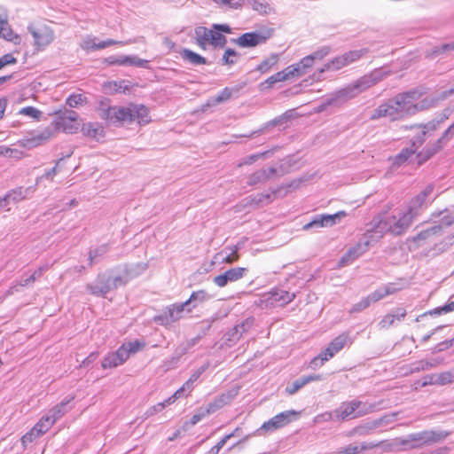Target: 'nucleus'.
I'll return each mask as SVG.
<instances>
[{"label": "nucleus", "mask_w": 454, "mask_h": 454, "mask_svg": "<svg viewBox=\"0 0 454 454\" xmlns=\"http://www.w3.org/2000/svg\"><path fill=\"white\" fill-rule=\"evenodd\" d=\"M252 8L262 14L269 13L270 7L264 0H249Z\"/></svg>", "instance_id": "69168bd1"}, {"label": "nucleus", "mask_w": 454, "mask_h": 454, "mask_svg": "<svg viewBox=\"0 0 454 454\" xmlns=\"http://www.w3.org/2000/svg\"><path fill=\"white\" fill-rule=\"evenodd\" d=\"M104 89L109 93L125 92L129 90V86L126 84V81H113L104 84Z\"/></svg>", "instance_id": "09e8293b"}, {"label": "nucleus", "mask_w": 454, "mask_h": 454, "mask_svg": "<svg viewBox=\"0 0 454 454\" xmlns=\"http://www.w3.org/2000/svg\"><path fill=\"white\" fill-rule=\"evenodd\" d=\"M371 243V240L364 236L354 247L348 250L346 254L341 258L340 264L345 265L361 256L367 251Z\"/></svg>", "instance_id": "4be33fe9"}, {"label": "nucleus", "mask_w": 454, "mask_h": 454, "mask_svg": "<svg viewBox=\"0 0 454 454\" xmlns=\"http://www.w3.org/2000/svg\"><path fill=\"white\" fill-rule=\"evenodd\" d=\"M426 130H422L421 134L412 142L411 147L403 148L400 153H398L394 160L395 165H402L406 162L416 152V150L424 143Z\"/></svg>", "instance_id": "5701e85b"}, {"label": "nucleus", "mask_w": 454, "mask_h": 454, "mask_svg": "<svg viewBox=\"0 0 454 454\" xmlns=\"http://www.w3.org/2000/svg\"><path fill=\"white\" fill-rule=\"evenodd\" d=\"M448 432L441 430H424L396 438L389 444L395 450L421 449L440 442L447 438Z\"/></svg>", "instance_id": "7ed1b4c3"}, {"label": "nucleus", "mask_w": 454, "mask_h": 454, "mask_svg": "<svg viewBox=\"0 0 454 454\" xmlns=\"http://www.w3.org/2000/svg\"><path fill=\"white\" fill-rule=\"evenodd\" d=\"M442 232V225H433L430 228L421 231L415 238L416 241L424 240L431 236L440 234Z\"/></svg>", "instance_id": "4d7b16f0"}, {"label": "nucleus", "mask_w": 454, "mask_h": 454, "mask_svg": "<svg viewBox=\"0 0 454 454\" xmlns=\"http://www.w3.org/2000/svg\"><path fill=\"white\" fill-rule=\"evenodd\" d=\"M73 399L74 396L62 401L60 403L55 405L52 409H51L47 415L53 420V422H56L67 411V405Z\"/></svg>", "instance_id": "37998d69"}, {"label": "nucleus", "mask_w": 454, "mask_h": 454, "mask_svg": "<svg viewBox=\"0 0 454 454\" xmlns=\"http://www.w3.org/2000/svg\"><path fill=\"white\" fill-rule=\"evenodd\" d=\"M348 342H351L349 333L348 332L340 333L334 338L317 356L311 360L310 367L316 369L322 366L325 361L333 357L334 355L340 352Z\"/></svg>", "instance_id": "6e6552de"}, {"label": "nucleus", "mask_w": 454, "mask_h": 454, "mask_svg": "<svg viewBox=\"0 0 454 454\" xmlns=\"http://www.w3.org/2000/svg\"><path fill=\"white\" fill-rule=\"evenodd\" d=\"M380 442H363L359 444L350 443L339 448L335 454H359L362 451L372 450L380 446Z\"/></svg>", "instance_id": "393cba45"}, {"label": "nucleus", "mask_w": 454, "mask_h": 454, "mask_svg": "<svg viewBox=\"0 0 454 454\" xmlns=\"http://www.w3.org/2000/svg\"><path fill=\"white\" fill-rule=\"evenodd\" d=\"M180 55L184 61L193 66L207 64L206 58L187 48L183 49Z\"/></svg>", "instance_id": "58836bf2"}, {"label": "nucleus", "mask_w": 454, "mask_h": 454, "mask_svg": "<svg viewBox=\"0 0 454 454\" xmlns=\"http://www.w3.org/2000/svg\"><path fill=\"white\" fill-rule=\"evenodd\" d=\"M314 64V61L310 58L309 55L304 57L301 59V61L297 64L291 65L288 67L292 71L293 77L301 76L307 72V69L311 67Z\"/></svg>", "instance_id": "4c0bfd02"}, {"label": "nucleus", "mask_w": 454, "mask_h": 454, "mask_svg": "<svg viewBox=\"0 0 454 454\" xmlns=\"http://www.w3.org/2000/svg\"><path fill=\"white\" fill-rule=\"evenodd\" d=\"M222 33L231 34V28L228 24H213L211 28L198 26L194 28V39L196 44L201 50H207V45L214 48H223L227 43V38Z\"/></svg>", "instance_id": "20e7f679"}, {"label": "nucleus", "mask_w": 454, "mask_h": 454, "mask_svg": "<svg viewBox=\"0 0 454 454\" xmlns=\"http://www.w3.org/2000/svg\"><path fill=\"white\" fill-rule=\"evenodd\" d=\"M243 87H244V84L240 85V86H236L234 88H229V87L224 88L218 95H216L215 97L210 98L207 103V106H216L218 104H221L223 102L229 100L231 98L233 92L238 93L239 91V90L242 89Z\"/></svg>", "instance_id": "7c9ffc66"}, {"label": "nucleus", "mask_w": 454, "mask_h": 454, "mask_svg": "<svg viewBox=\"0 0 454 454\" xmlns=\"http://www.w3.org/2000/svg\"><path fill=\"white\" fill-rule=\"evenodd\" d=\"M278 192H280V188L273 190L271 192L258 193L252 198L251 204H254L256 206H260L262 204H268L278 196Z\"/></svg>", "instance_id": "a18cd8bd"}, {"label": "nucleus", "mask_w": 454, "mask_h": 454, "mask_svg": "<svg viewBox=\"0 0 454 454\" xmlns=\"http://www.w3.org/2000/svg\"><path fill=\"white\" fill-rule=\"evenodd\" d=\"M209 367V362H207L203 365H201L198 370H196L189 378V380L180 387L177 389L175 394L178 395V398H180L184 392L185 391H192L193 388V384L198 380V379L200 377V375Z\"/></svg>", "instance_id": "c85d7f7f"}, {"label": "nucleus", "mask_w": 454, "mask_h": 454, "mask_svg": "<svg viewBox=\"0 0 454 454\" xmlns=\"http://www.w3.org/2000/svg\"><path fill=\"white\" fill-rule=\"evenodd\" d=\"M109 250L108 245L104 244L101 245L95 249H91L89 252V264L90 266H92L94 263L97 262V259L98 257L104 256Z\"/></svg>", "instance_id": "603ef678"}, {"label": "nucleus", "mask_w": 454, "mask_h": 454, "mask_svg": "<svg viewBox=\"0 0 454 454\" xmlns=\"http://www.w3.org/2000/svg\"><path fill=\"white\" fill-rule=\"evenodd\" d=\"M375 404L357 399L343 402L334 410L335 421H346L361 418L375 411Z\"/></svg>", "instance_id": "423d86ee"}, {"label": "nucleus", "mask_w": 454, "mask_h": 454, "mask_svg": "<svg viewBox=\"0 0 454 454\" xmlns=\"http://www.w3.org/2000/svg\"><path fill=\"white\" fill-rule=\"evenodd\" d=\"M35 192L34 187H27L26 189H23L22 187H19L17 189H14L11 192H9L5 196H4V199H6V202L9 205L11 202L18 203L24 199H26L28 194Z\"/></svg>", "instance_id": "2f4dec72"}, {"label": "nucleus", "mask_w": 454, "mask_h": 454, "mask_svg": "<svg viewBox=\"0 0 454 454\" xmlns=\"http://www.w3.org/2000/svg\"><path fill=\"white\" fill-rule=\"evenodd\" d=\"M297 414L298 412L293 410L280 412L264 422L257 430V433L262 434L279 429L288 425L297 416Z\"/></svg>", "instance_id": "ddd939ff"}, {"label": "nucleus", "mask_w": 454, "mask_h": 454, "mask_svg": "<svg viewBox=\"0 0 454 454\" xmlns=\"http://www.w3.org/2000/svg\"><path fill=\"white\" fill-rule=\"evenodd\" d=\"M387 75V73L380 70H375L368 74H365L353 82L358 94L372 87Z\"/></svg>", "instance_id": "412c9836"}, {"label": "nucleus", "mask_w": 454, "mask_h": 454, "mask_svg": "<svg viewBox=\"0 0 454 454\" xmlns=\"http://www.w3.org/2000/svg\"><path fill=\"white\" fill-rule=\"evenodd\" d=\"M443 362L442 358H433L431 360H420L412 364L411 372H419L420 371H427L434 368Z\"/></svg>", "instance_id": "a19ab883"}, {"label": "nucleus", "mask_w": 454, "mask_h": 454, "mask_svg": "<svg viewBox=\"0 0 454 454\" xmlns=\"http://www.w3.org/2000/svg\"><path fill=\"white\" fill-rule=\"evenodd\" d=\"M438 216L439 220L434 225H442V230L454 223V212L444 210L442 211Z\"/></svg>", "instance_id": "6e6d98bb"}, {"label": "nucleus", "mask_w": 454, "mask_h": 454, "mask_svg": "<svg viewBox=\"0 0 454 454\" xmlns=\"http://www.w3.org/2000/svg\"><path fill=\"white\" fill-rule=\"evenodd\" d=\"M47 266L38 268L28 278L21 279L19 284L11 286L7 291V294H13L15 292H18L19 286H27L33 284L36 279H38L42 276L43 271L47 270Z\"/></svg>", "instance_id": "473e14b6"}, {"label": "nucleus", "mask_w": 454, "mask_h": 454, "mask_svg": "<svg viewBox=\"0 0 454 454\" xmlns=\"http://www.w3.org/2000/svg\"><path fill=\"white\" fill-rule=\"evenodd\" d=\"M127 280L121 276L113 275L112 270L98 274L96 279L86 285V290L94 296L105 297L109 292L125 286Z\"/></svg>", "instance_id": "39448f33"}, {"label": "nucleus", "mask_w": 454, "mask_h": 454, "mask_svg": "<svg viewBox=\"0 0 454 454\" xmlns=\"http://www.w3.org/2000/svg\"><path fill=\"white\" fill-rule=\"evenodd\" d=\"M238 56L239 53L235 50L228 48L222 57V64L226 66L234 65L237 62Z\"/></svg>", "instance_id": "680f3d73"}, {"label": "nucleus", "mask_w": 454, "mask_h": 454, "mask_svg": "<svg viewBox=\"0 0 454 454\" xmlns=\"http://www.w3.org/2000/svg\"><path fill=\"white\" fill-rule=\"evenodd\" d=\"M51 136V131L50 129H44L43 131L40 132L39 134L33 136L31 137L24 138L20 141L21 145L24 147H27L28 149L36 147L38 145H43L46 141L50 139Z\"/></svg>", "instance_id": "cd10ccee"}, {"label": "nucleus", "mask_w": 454, "mask_h": 454, "mask_svg": "<svg viewBox=\"0 0 454 454\" xmlns=\"http://www.w3.org/2000/svg\"><path fill=\"white\" fill-rule=\"evenodd\" d=\"M306 386V381L303 380L302 377L294 380L291 385L287 386L286 388V392L292 395L298 392L301 387Z\"/></svg>", "instance_id": "774afa93"}, {"label": "nucleus", "mask_w": 454, "mask_h": 454, "mask_svg": "<svg viewBox=\"0 0 454 454\" xmlns=\"http://www.w3.org/2000/svg\"><path fill=\"white\" fill-rule=\"evenodd\" d=\"M272 35V29L264 32H249L245 33L238 38L231 39V42L242 48L255 47L265 43Z\"/></svg>", "instance_id": "4468645a"}, {"label": "nucleus", "mask_w": 454, "mask_h": 454, "mask_svg": "<svg viewBox=\"0 0 454 454\" xmlns=\"http://www.w3.org/2000/svg\"><path fill=\"white\" fill-rule=\"evenodd\" d=\"M248 272L247 268L236 267L226 270L224 273L215 276L213 282L219 287L225 286L229 282H236L244 278Z\"/></svg>", "instance_id": "aec40b11"}, {"label": "nucleus", "mask_w": 454, "mask_h": 454, "mask_svg": "<svg viewBox=\"0 0 454 454\" xmlns=\"http://www.w3.org/2000/svg\"><path fill=\"white\" fill-rule=\"evenodd\" d=\"M165 309L168 313V320L172 324L182 318L184 311L187 312V303H174L168 306Z\"/></svg>", "instance_id": "f704fd0d"}, {"label": "nucleus", "mask_w": 454, "mask_h": 454, "mask_svg": "<svg viewBox=\"0 0 454 454\" xmlns=\"http://www.w3.org/2000/svg\"><path fill=\"white\" fill-rule=\"evenodd\" d=\"M57 114V118L52 122L56 129L70 134L78 130L80 123L78 121L79 115L76 112L66 109L59 111Z\"/></svg>", "instance_id": "9b49d317"}, {"label": "nucleus", "mask_w": 454, "mask_h": 454, "mask_svg": "<svg viewBox=\"0 0 454 454\" xmlns=\"http://www.w3.org/2000/svg\"><path fill=\"white\" fill-rule=\"evenodd\" d=\"M254 319L247 318L242 323L235 325L229 333H228V340L236 342L238 341L243 335L244 333L247 332L253 325Z\"/></svg>", "instance_id": "bb28decb"}, {"label": "nucleus", "mask_w": 454, "mask_h": 454, "mask_svg": "<svg viewBox=\"0 0 454 454\" xmlns=\"http://www.w3.org/2000/svg\"><path fill=\"white\" fill-rule=\"evenodd\" d=\"M62 160V159H59V160L56 161L55 163V166L53 168H51V169H49L48 171H46L43 175H42L41 176H38L35 180V184H39L43 179H47V180H50V181H53L54 179V176L57 175L58 173V168H59V165L60 163V161Z\"/></svg>", "instance_id": "0e129e2a"}, {"label": "nucleus", "mask_w": 454, "mask_h": 454, "mask_svg": "<svg viewBox=\"0 0 454 454\" xmlns=\"http://www.w3.org/2000/svg\"><path fill=\"white\" fill-rule=\"evenodd\" d=\"M347 215L345 211H339L333 215H318L311 222L303 226V230H309L312 228H328L339 223L343 217Z\"/></svg>", "instance_id": "f3484780"}, {"label": "nucleus", "mask_w": 454, "mask_h": 454, "mask_svg": "<svg viewBox=\"0 0 454 454\" xmlns=\"http://www.w3.org/2000/svg\"><path fill=\"white\" fill-rule=\"evenodd\" d=\"M268 181V176L266 169L262 168L255 172H254L252 175H250L247 178V184L248 185H255L258 184H263Z\"/></svg>", "instance_id": "3c124183"}, {"label": "nucleus", "mask_w": 454, "mask_h": 454, "mask_svg": "<svg viewBox=\"0 0 454 454\" xmlns=\"http://www.w3.org/2000/svg\"><path fill=\"white\" fill-rule=\"evenodd\" d=\"M335 421L334 410L333 411H325L317 415L313 419L314 424H321L324 422Z\"/></svg>", "instance_id": "338daca9"}, {"label": "nucleus", "mask_w": 454, "mask_h": 454, "mask_svg": "<svg viewBox=\"0 0 454 454\" xmlns=\"http://www.w3.org/2000/svg\"><path fill=\"white\" fill-rule=\"evenodd\" d=\"M380 118H387L389 121H392L403 120L401 114L397 111V108L393 104L391 98H388L387 100L378 106V107H376L372 111L370 116V119L372 121L379 120Z\"/></svg>", "instance_id": "dca6fc26"}, {"label": "nucleus", "mask_w": 454, "mask_h": 454, "mask_svg": "<svg viewBox=\"0 0 454 454\" xmlns=\"http://www.w3.org/2000/svg\"><path fill=\"white\" fill-rule=\"evenodd\" d=\"M358 95L356 89L353 83L347 85L346 87L336 91L333 97L328 99L326 105L331 106L337 103H342L349 100Z\"/></svg>", "instance_id": "b1692460"}, {"label": "nucleus", "mask_w": 454, "mask_h": 454, "mask_svg": "<svg viewBox=\"0 0 454 454\" xmlns=\"http://www.w3.org/2000/svg\"><path fill=\"white\" fill-rule=\"evenodd\" d=\"M144 346L145 343L139 340L123 343L115 352L109 353L104 357L101 364L102 368L111 369L122 364L130 355L137 353Z\"/></svg>", "instance_id": "0eeeda50"}, {"label": "nucleus", "mask_w": 454, "mask_h": 454, "mask_svg": "<svg viewBox=\"0 0 454 454\" xmlns=\"http://www.w3.org/2000/svg\"><path fill=\"white\" fill-rule=\"evenodd\" d=\"M395 419V414H387L384 415L380 419L366 421L363 424H360L355 427H353L348 433V437L353 436H366L372 434L375 429L381 427L383 426L388 425L392 423Z\"/></svg>", "instance_id": "9d476101"}, {"label": "nucleus", "mask_w": 454, "mask_h": 454, "mask_svg": "<svg viewBox=\"0 0 454 454\" xmlns=\"http://www.w3.org/2000/svg\"><path fill=\"white\" fill-rule=\"evenodd\" d=\"M452 110L450 108H445L442 114L439 115L438 118L433 120L432 121L428 122L424 126V129L427 132L429 130H435L440 124H442L445 120L449 119L450 115L451 114Z\"/></svg>", "instance_id": "de8ad7c7"}, {"label": "nucleus", "mask_w": 454, "mask_h": 454, "mask_svg": "<svg viewBox=\"0 0 454 454\" xmlns=\"http://www.w3.org/2000/svg\"><path fill=\"white\" fill-rule=\"evenodd\" d=\"M445 142H441V137L434 144L427 145L420 153H418V163L420 165L427 161L432 156H434L438 151H440L444 145Z\"/></svg>", "instance_id": "c756f323"}, {"label": "nucleus", "mask_w": 454, "mask_h": 454, "mask_svg": "<svg viewBox=\"0 0 454 454\" xmlns=\"http://www.w3.org/2000/svg\"><path fill=\"white\" fill-rule=\"evenodd\" d=\"M207 298L208 295L204 290L193 292L190 298L184 301V303H187V312L190 313L192 309L196 308L200 303L203 302Z\"/></svg>", "instance_id": "79ce46f5"}, {"label": "nucleus", "mask_w": 454, "mask_h": 454, "mask_svg": "<svg viewBox=\"0 0 454 454\" xmlns=\"http://www.w3.org/2000/svg\"><path fill=\"white\" fill-rule=\"evenodd\" d=\"M425 203L426 200L424 198H421V196L418 194L409 202V205L405 212L414 219L416 216L419 215V209Z\"/></svg>", "instance_id": "c03bdc74"}, {"label": "nucleus", "mask_w": 454, "mask_h": 454, "mask_svg": "<svg viewBox=\"0 0 454 454\" xmlns=\"http://www.w3.org/2000/svg\"><path fill=\"white\" fill-rule=\"evenodd\" d=\"M178 399V395L176 394H173L170 397H168V399H166L165 401L161 402V403H159L152 407H150L147 411H146V415L147 416H153L154 415L155 413L157 412H160L166 406L168 405H170L171 403H175V401Z\"/></svg>", "instance_id": "8fccbe9b"}, {"label": "nucleus", "mask_w": 454, "mask_h": 454, "mask_svg": "<svg viewBox=\"0 0 454 454\" xmlns=\"http://www.w3.org/2000/svg\"><path fill=\"white\" fill-rule=\"evenodd\" d=\"M386 233H389L387 215H380L368 224L364 236L372 243L378 241Z\"/></svg>", "instance_id": "2eb2a0df"}, {"label": "nucleus", "mask_w": 454, "mask_h": 454, "mask_svg": "<svg viewBox=\"0 0 454 454\" xmlns=\"http://www.w3.org/2000/svg\"><path fill=\"white\" fill-rule=\"evenodd\" d=\"M244 243H245V240H242V241L238 242L233 247H225L220 254L221 255L225 254L222 258L223 262H227V263H233V262H237L239 258L238 252L242 247Z\"/></svg>", "instance_id": "e433bc0d"}, {"label": "nucleus", "mask_w": 454, "mask_h": 454, "mask_svg": "<svg viewBox=\"0 0 454 454\" xmlns=\"http://www.w3.org/2000/svg\"><path fill=\"white\" fill-rule=\"evenodd\" d=\"M82 131L84 136L98 139L103 136V127L97 122H88L82 125Z\"/></svg>", "instance_id": "ea45409f"}, {"label": "nucleus", "mask_w": 454, "mask_h": 454, "mask_svg": "<svg viewBox=\"0 0 454 454\" xmlns=\"http://www.w3.org/2000/svg\"><path fill=\"white\" fill-rule=\"evenodd\" d=\"M293 75H292V71L291 69L287 67L286 69H284L283 71H280V72H278L276 74H274L273 75L270 76L268 79H266L262 84L261 86H262L263 88L265 89H270L271 88L275 83L277 82H284V81H286L290 78H292Z\"/></svg>", "instance_id": "72a5a7b5"}, {"label": "nucleus", "mask_w": 454, "mask_h": 454, "mask_svg": "<svg viewBox=\"0 0 454 454\" xmlns=\"http://www.w3.org/2000/svg\"><path fill=\"white\" fill-rule=\"evenodd\" d=\"M435 381L438 385H446L454 383V368L450 371L442 372L437 374Z\"/></svg>", "instance_id": "052dcab7"}, {"label": "nucleus", "mask_w": 454, "mask_h": 454, "mask_svg": "<svg viewBox=\"0 0 454 454\" xmlns=\"http://www.w3.org/2000/svg\"><path fill=\"white\" fill-rule=\"evenodd\" d=\"M346 67L342 56H338L333 59L330 62L326 63L324 67L320 70V73L325 71L333 70L337 71Z\"/></svg>", "instance_id": "13d9d810"}, {"label": "nucleus", "mask_w": 454, "mask_h": 454, "mask_svg": "<svg viewBox=\"0 0 454 454\" xmlns=\"http://www.w3.org/2000/svg\"><path fill=\"white\" fill-rule=\"evenodd\" d=\"M366 52H367L366 49L355 50V51H350L345 52L344 54L341 55L343 58L345 66H348V65L358 60Z\"/></svg>", "instance_id": "5fc2aeb1"}, {"label": "nucleus", "mask_w": 454, "mask_h": 454, "mask_svg": "<svg viewBox=\"0 0 454 454\" xmlns=\"http://www.w3.org/2000/svg\"><path fill=\"white\" fill-rule=\"evenodd\" d=\"M101 119L109 124L120 125L137 121L146 124L150 121L148 108L144 105L130 104L128 106H111L108 101H101L98 108Z\"/></svg>", "instance_id": "f03ea898"}, {"label": "nucleus", "mask_w": 454, "mask_h": 454, "mask_svg": "<svg viewBox=\"0 0 454 454\" xmlns=\"http://www.w3.org/2000/svg\"><path fill=\"white\" fill-rule=\"evenodd\" d=\"M234 394L231 392H226L217 396L213 402L209 403L206 409V413L211 414L223 408L226 404L230 403L234 398Z\"/></svg>", "instance_id": "a878e982"}, {"label": "nucleus", "mask_w": 454, "mask_h": 454, "mask_svg": "<svg viewBox=\"0 0 454 454\" xmlns=\"http://www.w3.org/2000/svg\"><path fill=\"white\" fill-rule=\"evenodd\" d=\"M0 36L14 44H20V37L11 28L9 23L4 27H0Z\"/></svg>", "instance_id": "864d4df0"}, {"label": "nucleus", "mask_w": 454, "mask_h": 454, "mask_svg": "<svg viewBox=\"0 0 454 454\" xmlns=\"http://www.w3.org/2000/svg\"><path fill=\"white\" fill-rule=\"evenodd\" d=\"M278 61V57L276 54H271L269 58L265 59L258 67L256 70L261 73H267L273 66Z\"/></svg>", "instance_id": "bf43d9fd"}, {"label": "nucleus", "mask_w": 454, "mask_h": 454, "mask_svg": "<svg viewBox=\"0 0 454 454\" xmlns=\"http://www.w3.org/2000/svg\"><path fill=\"white\" fill-rule=\"evenodd\" d=\"M388 231L393 235H402L411 226L413 218L405 211L398 215H387Z\"/></svg>", "instance_id": "a211bd4d"}, {"label": "nucleus", "mask_w": 454, "mask_h": 454, "mask_svg": "<svg viewBox=\"0 0 454 454\" xmlns=\"http://www.w3.org/2000/svg\"><path fill=\"white\" fill-rule=\"evenodd\" d=\"M195 344V340H191L186 343L180 344L176 349V356L173 357L175 363H177L180 357L185 355L189 349Z\"/></svg>", "instance_id": "e2e57ef3"}, {"label": "nucleus", "mask_w": 454, "mask_h": 454, "mask_svg": "<svg viewBox=\"0 0 454 454\" xmlns=\"http://www.w3.org/2000/svg\"><path fill=\"white\" fill-rule=\"evenodd\" d=\"M294 298V293H290L282 289H274L262 295L258 305L262 308H270L277 305L285 306L293 301Z\"/></svg>", "instance_id": "1a4fd4ad"}, {"label": "nucleus", "mask_w": 454, "mask_h": 454, "mask_svg": "<svg viewBox=\"0 0 454 454\" xmlns=\"http://www.w3.org/2000/svg\"><path fill=\"white\" fill-rule=\"evenodd\" d=\"M27 30L33 36L37 50L44 49L55 38L53 29L46 25L35 26L31 24L27 27Z\"/></svg>", "instance_id": "f8f14e48"}, {"label": "nucleus", "mask_w": 454, "mask_h": 454, "mask_svg": "<svg viewBox=\"0 0 454 454\" xmlns=\"http://www.w3.org/2000/svg\"><path fill=\"white\" fill-rule=\"evenodd\" d=\"M423 92L413 89L401 92L391 98L403 119L414 115L419 112L428 110L439 106L442 101L454 97V84L447 89H441L423 98Z\"/></svg>", "instance_id": "f257e3e1"}, {"label": "nucleus", "mask_w": 454, "mask_h": 454, "mask_svg": "<svg viewBox=\"0 0 454 454\" xmlns=\"http://www.w3.org/2000/svg\"><path fill=\"white\" fill-rule=\"evenodd\" d=\"M120 66H135L138 67L148 68L149 61L142 59L137 56H121Z\"/></svg>", "instance_id": "49530a36"}, {"label": "nucleus", "mask_w": 454, "mask_h": 454, "mask_svg": "<svg viewBox=\"0 0 454 454\" xmlns=\"http://www.w3.org/2000/svg\"><path fill=\"white\" fill-rule=\"evenodd\" d=\"M397 291V288L395 286L394 284H387L386 286H383L380 288H378L373 293L370 294L367 297L369 298L371 303L376 302L384 297L393 294Z\"/></svg>", "instance_id": "c9c22d12"}, {"label": "nucleus", "mask_w": 454, "mask_h": 454, "mask_svg": "<svg viewBox=\"0 0 454 454\" xmlns=\"http://www.w3.org/2000/svg\"><path fill=\"white\" fill-rule=\"evenodd\" d=\"M53 420L46 414L35 425V427L22 436V442H32L35 438L45 434L54 424Z\"/></svg>", "instance_id": "6ab92c4d"}]
</instances>
